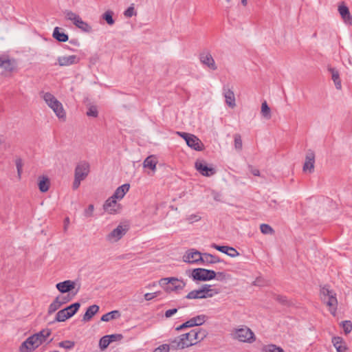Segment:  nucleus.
Segmentation results:
<instances>
[{
	"label": "nucleus",
	"mask_w": 352,
	"mask_h": 352,
	"mask_svg": "<svg viewBox=\"0 0 352 352\" xmlns=\"http://www.w3.org/2000/svg\"><path fill=\"white\" fill-rule=\"evenodd\" d=\"M206 336V331L202 329H192L188 333H182L178 337L177 348L183 349L195 345L203 340Z\"/></svg>",
	"instance_id": "1"
},
{
	"label": "nucleus",
	"mask_w": 352,
	"mask_h": 352,
	"mask_svg": "<svg viewBox=\"0 0 352 352\" xmlns=\"http://www.w3.org/2000/svg\"><path fill=\"white\" fill-rule=\"evenodd\" d=\"M231 338L241 343L252 344L256 337L254 331L245 325H239L233 328L230 333Z\"/></svg>",
	"instance_id": "2"
},
{
	"label": "nucleus",
	"mask_w": 352,
	"mask_h": 352,
	"mask_svg": "<svg viewBox=\"0 0 352 352\" xmlns=\"http://www.w3.org/2000/svg\"><path fill=\"white\" fill-rule=\"evenodd\" d=\"M40 96L43 99L47 105L54 112L56 116L60 119H65L66 116L65 111L63 104L56 97L50 92H40Z\"/></svg>",
	"instance_id": "3"
},
{
	"label": "nucleus",
	"mask_w": 352,
	"mask_h": 352,
	"mask_svg": "<svg viewBox=\"0 0 352 352\" xmlns=\"http://www.w3.org/2000/svg\"><path fill=\"white\" fill-rule=\"evenodd\" d=\"M320 298L322 301L328 307L331 314L336 316L338 307L336 294L328 287L324 286L320 289Z\"/></svg>",
	"instance_id": "4"
},
{
	"label": "nucleus",
	"mask_w": 352,
	"mask_h": 352,
	"mask_svg": "<svg viewBox=\"0 0 352 352\" xmlns=\"http://www.w3.org/2000/svg\"><path fill=\"white\" fill-rule=\"evenodd\" d=\"M219 293L218 289L214 288L210 285H204L198 289L190 292L184 299H202L212 298Z\"/></svg>",
	"instance_id": "5"
},
{
	"label": "nucleus",
	"mask_w": 352,
	"mask_h": 352,
	"mask_svg": "<svg viewBox=\"0 0 352 352\" xmlns=\"http://www.w3.org/2000/svg\"><path fill=\"white\" fill-rule=\"evenodd\" d=\"M64 14L67 20L72 21L74 25L82 32H91V26L87 22L84 21L78 14L68 10L64 11Z\"/></svg>",
	"instance_id": "6"
},
{
	"label": "nucleus",
	"mask_w": 352,
	"mask_h": 352,
	"mask_svg": "<svg viewBox=\"0 0 352 352\" xmlns=\"http://www.w3.org/2000/svg\"><path fill=\"white\" fill-rule=\"evenodd\" d=\"M177 135L181 136L187 145L191 148L199 151L204 149V144L196 135L191 133L180 132H177Z\"/></svg>",
	"instance_id": "7"
},
{
	"label": "nucleus",
	"mask_w": 352,
	"mask_h": 352,
	"mask_svg": "<svg viewBox=\"0 0 352 352\" xmlns=\"http://www.w3.org/2000/svg\"><path fill=\"white\" fill-rule=\"evenodd\" d=\"M192 277L194 280L207 281L214 279L216 272L213 270H206L204 268H197L192 270Z\"/></svg>",
	"instance_id": "8"
},
{
	"label": "nucleus",
	"mask_w": 352,
	"mask_h": 352,
	"mask_svg": "<svg viewBox=\"0 0 352 352\" xmlns=\"http://www.w3.org/2000/svg\"><path fill=\"white\" fill-rule=\"evenodd\" d=\"M127 230L126 226L118 225L106 236V241L110 243H116L126 234Z\"/></svg>",
	"instance_id": "9"
},
{
	"label": "nucleus",
	"mask_w": 352,
	"mask_h": 352,
	"mask_svg": "<svg viewBox=\"0 0 352 352\" xmlns=\"http://www.w3.org/2000/svg\"><path fill=\"white\" fill-rule=\"evenodd\" d=\"M89 172V163L85 160H82L77 164L74 170V175L84 180L88 176Z\"/></svg>",
	"instance_id": "10"
},
{
	"label": "nucleus",
	"mask_w": 352,
	"mask_h": 352,
	"mask_svg": "<svg viewBox=\"0 0 352 352\" xmlns=\"http://www.w3.org/2000/svg\"><path fill=\"white\" fill-rule=\"evenodd\" d=\"M39 346L37 340L32 335L28 337L24 342H22L19 347L20 352H32Z\"/></svg>",
	"instance_id": "11"
},
{
	"label": "nucleus",
	"mask_w": 352,
	"mask_h": 352,
	"mask_svg": "<svg viewBox=\"0 0 352 352\" xmlns=\"http://www.w3.org/2000/svg\"><path fill=\"white\" fill-rule=\"evenodd\" d=\"M202 259V254L193 249L186 252L183 256V261L189 263H200Z\"/></svg>",
	"instance_id": "12"
},
{
	"label": "nucleus",
	"mask_w": 352,
	"mask_h": 352,
	"mask_svg": "<svg viewBox=\"0 0 352 352\" xmlns=\"http://www.w3.org/2000/svg\"><path fill=\"white\" fill-rule=\"evenodd\" d=\"M103 209L109 214H116L119 212L120 205L118 204L117 200L111 196L103 204Z\"/></svg>",
	"instance_id": "13"
},
{
	"label": "nucleus",
	"mask_w": 352,
	"mask_h": 352,
	"mask_svg": "<svg viewBox=\"0 0 352 352\" xmlns=\"http://www.w3.org/2000/svg\"><path fill=\"white\" fill-rule=\"evenodd\" d=\"M200 62L208 69L215 71L217 69V65L212 56L209 52L201 53L199 56Z\"/></svg>",
	"instance_id": "14"
},
{
	"label": "nucleus",
	"mask_w": 352,
	"mask_h": 352,
	"mask_svg": "<svg viewBox=\"0 0 352 352\" xmlns=\"http://www.w3.org/2000/svg\"><path fill=\"white\" fill-rule=\"evenodd\" d=\"M223 95L225 98L227 105L232 109L236 107L235 96L234 91L229 87V86H223Z\"/></svg>",
	"instance_id": "15"
},
{
	"label": "nucleus",
	"mask_w": 352,
	"mask_h": 352,
	"mask_svg": "<svg viewBox=\"0 0 352 352\" xmlns=\"http://www.w3.org/2000/svg\"><path fill=\"white\" fill-rule=\"evenodd\" d=\"M195 168L204 176L210 177L215 173V170L212 167H208L204 161H197Z\"/></svg>",
	"instance_id": "16"
},
{
	"label": "nucleus",
	"mask_w": 352,
	"mask_h": 352,
	"mask_svg": "<svg viewBox=\"0 0 352 352\" xmlns=\"http://www.w3.org/2000/svg\"><path fill=\"white\" fill-rule=\"evenodd\" d=\"M159 285L164 289L166 292H171L176 289V278H162L159 281Z\"/></svg>",
	"instance_id": "17"
},
{
	"label": "nucleus",
	"mask_w": 352,
	"mask_h": 352,
	"mask_svg": "<svg viewBox=\"0 0 352 352\" xmlns=\"http://www.w3.org/2000/svg\"><path fill=\"white\" fill-rule=\"evenodd\" d=\"M315 163V154L313 151H309L307 152L305 161L303 165V171L305 173H312L314 169Z\"/></svg>",
	"instance_id": "18"
},
{
	"label": "nucleus",
	"mask_w": 352,
	"mask_h": 352,
	"mask_svg": "<svg viewBox=\"0 0 352 352\" xmlns=\"http://www.w3.org/2000/svg\"><path fill=\"white\" fill-rule=\"evenodd\" d=\"M57 64L60 67L69 66L77 64L79 62V58L76 55L58 56Z\"/></svg>",
	"instance_id": "19"
},
{
	"label": "nucleus",
	"mask_w": 352,
	"mask_h": 352,
	"mask_svg": "<svg viewBox=\"0 0 352 352\" xmlns=\"http://www.w3.org/2000/svg\"><path fill=\"white\" fill-rule=\"evenodd\" d=\"M212 248L215 250L227 254L228 256L234 258L239 255V252L234 248L227 246V245H218L216 244H212Z\"/></svg>",
	"instance_id": "20"
},
{
	"label": "nucleus",
	"mask_w": 352,
	"mask_h": 352,
	"mask_svg": "<svg viewBox=\"0 0 352 352\" xmlns=\"http://www.w3.org/2000/svg\"><path fill=\"white\" fill-rule=\"evenodd\" d=\"M16 67L14 60L10 59L8 56H0V67L8 72H12Z\"/></svg>",
	"instance_id": "21"
},
{
	"label": "nucleus",
	"mask_w": 352,
	"mask_h": 352,
	"mask_svg": "<svg viewBox=\"0 0 352 352\" xmlns=\"http://www.w3.org/2000/svg\"><path fill=\"white\" fill-rule=\"evenodd\" d=\"M338 12L346 25L352 24V16L349 12V8L344 5H340L338 7Z\"/></svg>",
	"instance_id": "22"
},
{
	"label": "nucleus",
	"mask_w": 352,
	"mask_h": 352,
	"mask_svg": "<svg viewBox=\"0 0 352 352\" xmlns=\"http://www.w3.org/2000/svg\"><path fill=\"white\" fill-rule=\"evenodd\" d=\"M75 282L67 280L56 284V287L61 293H67L74 289Z\"/></svg>",
	"instance_id": "23"
},
{
	"label": "nucleus",
	"mask_w": 352,
	"mask_h": 352,
	"mask_svg": "<svg viewBox=\"0 0 352 352\" xmlns=\"http://www.w3.org/2000/svg\"><path fill=\"white\" fill-rule=\"evenodd\" d=\"M52 333V330L50 329H43L39 332L33 334L37 340V343L39 346H41L43 343H44L47 339L50 336Z\"/></svg>",
	"instance_id": "24"
},
{
	"label": "nucleus",
	"mask_w": 352,
	"mask_h": 352,
	"mask_svg": "<svg viewBox=\"0 0 352 352\" xmlns=\"http://www.w3.org/2000/svg\"><path fill=\"white\" fill-rule=\"evenodd\" d=\"M129 188L130 185L129 184H124L116 188L112 197L116 200H121L129 190Z\"/></svg>",
	"instance_id": "25"
},
{
	"label": "nucleus",
	"mask_w": 352,
	"mask_h": 352,
	"mask_svg": "<svg viewBox=\"0 0 352 352\" xmlns=\"http://www.w3.org/2000/svg\"><path fill=\"white\" fill-rule=\"evenodd\" d=\"M99 309V306L96 305L89 306L83 316L82 320L84 322L89 321L98 312Z\"/></svg>",
	"instance_id": "26"
},
{
	"label": "nucleus",
	"mask_w": 352,
	"mask_h": 352,
	"mask_svg": "<svg viewBox=\"0 0 352 352\" xmlns=\"http://www.w3.org/2000/svg\"><path fill=\"white\" fill-rule=\"evenodd\" d=\"M219 262H221V260L214 255L208 253L202 254V259L201 261V263L202 264L208 265Z\"/></svg>",
	"instance_id": "27"
},
{
	"label": "nucleus",
	"mask_w": 352,
	"mask_h": 352,
	"mask_svg": "<svg viewBox=\"0 0 352 352\" xmlns=\"http://www.w3.org/2000/svg\"><path fill=\"white\" fill-rule=\"evenodd\" d=\"M157 163V157L155 155H150L144 160L143 166L144 168H148L152 170H155L156 168Z\"/></svg>",
	"instance_id": "28"
},
{
	"label": "nucleus",
	"mask_w": 352,
	"mask_h": 352,
	"mask_svg": "<svg viewBox=\"0 0 352 352\" xmlns=\"http://www.w3.org/2000/svg\"><path fill=\"white\" fill-rule=\"evenodd\" d=\"M261 352H285L284 349L274 344H263Z\"/></svg>",
	"instance_id": "29"
},
{
	"label": "nucleus",
	"mask_w": 352,
	"mask_h": 352,
	"mask_svg": "<svg viewBox=\"0 0 352 352\" xmlns=\"http://www.w3.org/2000/svg\"><path fill=\"white\" fill-rule=\"evenodd\" d=\"M52 36L59 42H66L69 38L68 35L63 32H60V28L58 27L54 29Z\"/></svg>",
	"instance_id": "30"
},
{
	"label": "nucleus",
	"mask_w": 352,
	"mask_h": 352,
	"mask_svg": "<svg viewBox=\"0 0 352 352\" xmlns=\"http://www.w3.org/2000/svg\"><path fill=\"white\" fill-rule=\"evenodd\" d=\"M329 72L331 74V78L334 82L335 87L337 89L340 90L342 89V83L340 78V74L337 69L335 68L329 69Z\"/></svg>",
	"instance_id": "31"
},
{
	"label": "nucleus",
	"mask_w": 352,
	"mask_h": 352,
	"mask_svg": "<svg viewBox=\"0 0 352 352\" xmlns=\"http://www.w3.org/2000/svg\"><path fill=\"white\" fill-rule=\"evenodd\" d=\"M38 188L42 192H47L50 188V179L46 176H41L38 178Z\"/></svg>",
	"instance_id": "32"
},
{
	"label": "nucleus",
	"mask_w": 352,
	"mask_h": 352,
	"mask_svg": "<svg viewBox=\"0 0 352 352\" xmlns=\"http://www.w3.org/2000/svg\"><path fill=\"white\" fill-rule=\"evenodd\" d=\"M120 317V314L119 311L114 310V311H111L109 313L104 314L101 317V320L103 322H109L111 320L117 319Z\"/></svg>",
	"instance_id": "33"
},
{
	"label": "nucleus",
	"mask_w": 352,
	"mask_h": 352,
	"mask_svg": "<svg viewBox=\"0 0 352 352\" xmlns=\"http://www.w3.org/2000/svg\"><path fill=\"white\" fill-rule=\"evenodd\" d=\"M261 113L262 116L267 120L270 119L272 117L271 109L266 101L263 102L261 104Z\"/></svg>",
	"instance_id": "34"
},
{
	"label": "nucleus",
	"mask_w": 352,
	"mask_h": 352,
	"mask_svg": "<svg viewBox=\"0 0 352 352\" xmlns=\"http://www.w3.org/2000/svg\"><path fill=\"white\" fill-rule=\"evenodd\" d=\"M60 298L56 297L48 307V314H52L61 307Z\"/></svg>",
	"instance_id": "35"
},
{
	"label": "nucleus",
	"mask_w": 352,
	"mask_h": 352,
	"mask_svg": "<svg viewBox=\"0 0 352 352\" xmlns=\"http://www.w3.org/2000/svg\"><path fill=\"white\" fill-rule=\"evenodd\" d=\"M113 12L111 10H107L104 12L101 17L109 25H113L115 23V21L113 19Z\"/></svg>",
	"instance_id": "36"
},
{
	"label": "nucleus",
	"mask_w": 352,
	"mask_h": 352,
	"mask_svg": "<svg viewBox=\"0 0 352 352\" xmlns=\"http://www.w3.org/2000/svg\"><path fill=\"white\" fill-rule=\"evenodd\" d=\"M68 318H69V314L63 309L57 312L55 320L57 322H64Z\"/></svg>",
	"instance_id": "37"
},
{
	"label": "nucleus",
	"mask_w": 352,
	"mask_h": 352,
	"mask_svg": "<svg viewBox=\"0 0 352 352\" xmlns=\"http://www.w3.org/2000/svg\"><path fill=\"white\" fill-rule=\"evenodd\" d=\"M80 307V304L79 302H75L65 308V310L68 312L69 318H71L78 311Z\"/></svg>",
	"instance_id": "38"
},
{
	"label": "nucleus",
	"mask_w": 352,
	"mask_h": 352,
	"mask_svg": "<svg viewBox=\"0 0 352 352\" xmlns=\"http://www.w3.org/2000/svg\"><path fill=\"white\" fill-rule=\"evenodd\" d=\"M208 319L207 316L204 314L198 315L192 318L195 326H200L203 324Z\"/></svg>",
	"instance_id": "39"
},
{
	"label": "nucleus",
	"mask_w": 352,
	"mask_h": 352,
	"mask_svg": "<svg viewBox=\"0 0 352 352\" xmlns=\"http://www.w3.org/2000/svg\"><path fill=\"white\" fill-rule=\"evenodd\" d=\"M234 148L236 151H241L243 147L241 137L239 134L236 133L234 135Z\"/></svg>",
	"instance_id": "40"
},
{
	"label": "nucleus",
	"mask_w": 352,
	"mask_h": 352,
	"mask_svg": "<svg viewBox=\"0 0 352 352\" xmlns=\"http://www.w3.org/2000/svg\"><path fill=\"white\" fill-rule=\"evenodd\" d=\"M75 346V342L71 340H64L58 343V346L65 349H72Z\"/></svg>",
	"instance_id": "41"
},
{
	"label": "nucleus",
	"mask_w": 352,
	"mask_h": 352,
	"mask_svg": "<svg viewBox=\"0 0 352 352\" xmlns=\"http://www.w3.org/2000/svg\"><path fill=\"white\" fill-rule=\"evenodd\" d=\"M111 342L108 335L104 336L102 338H101L100 340V342H99L100 348L102 350H103V349H106L109 345V344Z\"/></svg>",
	"instance_id": "42"
},
{
	"label": "nucleus",
	"mask_w": 352,
	"mask_h": 352,
	"mask_svg": "<svg viewBox=\"0 0 352 352\" xmlns=\"http://www.w3.org/2000/svg\"><path fill=\"white\" fill-rule=\"evenodd\" d=\"M185 219L189 223H193L199 221L201 219V217L199 214H191L187 215Z\"/></svg>",
	"instance_id": "43"
},
{
	"label": "nucleus",
	"mask_w": 352,
	"mask_h": 352,
	"mask_svg": "<svg viewBox=\"0 0 352 352\" xmlns=\"http://www.w3.org/2000/svg\"><path fill=\"white\" fill-rule=\"evenodd\" d=\"M261 232L264 234H273L274 230L268 224L263 223L260 226Z\"/></svg>",
	"instance_id": "44"
},
{
	"label": "nucleus",
	"mask_w": 352,
	"mask_h": 352,
	"mask_svg": "<svg viewBox=\"0 0 352 352\" xmlns=\"http://www.w3.org/2000/svg\"><path fill=\"white\" fill-rule=\"evenodd\" d=\"M218 280L223 281L231 278V276L224 272H219L216 273V277Z\"/></svg>",
	"instance_id": "45"
},
{
	"label": "nucleus",
	"mask_w": 352,
	"mask_h": 352,
	"mask_svg": "<svg viewBox=\"0 0 352 352\" xmlns=\"http://www.w3.org/2000/svg\"><path fill=\"white\" fill-rule=\"evenodd\" d=\"M87 116L96 118L98 115V109L96 106H90L87 111Z\"/></svg>",
	"instance_id": "46"
},
{
	"label": "nucleus",
	"mask_w": 352,
	"mask_h": 352,
	"mask_svg": "<svg viewBox=\"0 0 352 352\" xmlns=\"http://www.w3.org/2000/svg\"><path fill=\"white\" fill-rule=\"evenodd\" d=\"M15 164L17 169V173L19 178H21L22 168H23V162L21 158H16L15 160Z\"/></svg>",
	"instance_id": "47"
},
{
	"label": "nucleus",
	"mask_w": 352,
	"mask_h": 352,
	"mask_svg": "<svg viewBox=\"0 0 352 352\" xmlns=\"http://www.w3.org/2000/svg\"><path fill=\"white\" fill-rule=\"evenodd\" d=\"M332 342L336 349L345 344L342 338L340 337H333L332 338Z\"/></svg>",
	"instance_id": "48"
},
{
	"label": "nucleus",
	"mask_w": 352,
	"mask_h": 352,
	"mask_svg": "<svg viewBox=\"0 0 352 352\" xmlns=\"http://www.w3.org/2000/svg\"><path fill=\"white\" fill-rule=\"evenodd\" d=\"M342 327L346 333H349L352 331V324L351 321L346 320L342 322Z\"/></svg>",
	"instance_id": "49"
},
{
	"label": "nucleus",
	"mask_w": 352,
	"mask_h": 352,
	"mask_svg": "<svg viewBox=\"0 0 352 352\" xmlns=\"http://www.w3.org/2000/svg\"><path fill=\"white\" fill-rule=\"evenodd\" d=\"M124 15L127 18H130L134 15H136V12L135 11L134 7L133 6L129 7L124 11Z\"/></svg>",
	"instance_id": "50"
},
{
	"label": "nucleus",
	"mask_w": 352,
	"mask_h": 352,
	"mask_svg": "<svg viewBox=\"0 0 352 352\" xmlns=\"http://www.w3.org/2000/svg\"><path fill=\"white\" fill-rule=\"evenodd\" d=\"M195 327L192 318L189 319L186 322L181 324L179 327H177V331H181L182 329L186 328V327Z\"/></svg>",
	"instance_id": "51"
},
{
	"label": "nucleus",
	"mask_w": 352,
	"mask_h": 352,
	"mask_svg": "<svg viewBox=\"0 0 352 352\" xmlns=\"http://www.w3.org/2000/svg\"><path fill=\"white\" fill-rule=\"evenodd\" d=\"M94 210V206L93 204L89 205L88 208L85 209L84 212V215L85 217H91L93 216Z\"/></svg>",
	"instance_id": "52"
},
{
	"label": "nucleus",
	"mask_w": 352,
	"mask_h": 352,
	"mask_svg": "<svg viewBox=\"0 0 352 352\" xmlns=\"http://www.w3.org/2000/svg\"><path fill=\"white\" fill-rule=\"evenodd\" d=\"M160 294V292H156L153 293H146L144 294V299L147 301L157 297Z\"/></svg>",
	"instance_id": "53"
},
{
	"label": "nucleus",
	"mask_w": 352,
	"mask_h": 352,
	"mask_svg": "<svg viewBox=\"0 0 352 352\" xmlns=\"http://www.w3.org/2000/svg\"><path fill=\"white\" fill-rule=\"evenodd\" d=\"M169 349V345L164 344L156 348L153 352H168Z\"/></svg>",
	"instance_id": "54"
},
{
	"label": "nucleus",
	"mask_w": 352,
	"mask_h": 352,
	"mask_svg": "<svg viewBox=\"0 0 352 352\" xmlns=\"http://www.w3.org/2000/svg\"><path fill=\"white\" fill-rule=\"evenodd\" d=\"M111 342H115V341H118V340H121L122 338H123V336L121 335V334H111V335H108Z\"/></svg>",
	"instance_id": "55"
},
{
	"label": "nucleus",
	"mask_w": 352,
	"mask_h": 352,
	"mask_svg": "<svg viewBox=\"0 0 352 352\" xmlns=\"http://www.w3.org/2000/svg\"><path fill=\"white\" fill-rule=\"evenodd\" d=\"M83 181V179H81L80 178L78 177H76L74 175V182H73V188L74 190L77 189L80 185V182Z\"/></svg>",
	"instance_id": "56"
},
{
	"label": "nucleus",
	"mask_w": 352,
	"mask_h": 352,
	"mask_svg": "<svg viewBox=\"0 0 352 352\" xmlns=\"http://www.w3.org/2000/svg\"><path fill=\"white\" fill-rule=\"evenodd\" d=\"M175 314H176V308L167 310L165 313V316L169 318Z\"/></svg>",
	"instance_id": "57"
},
{
	"label": "nucleus",
	"mask_w": 352,
	"mask_h": 352,
	"mask_svg": "<svg viewBox=\"0 0 352 352\" xmlns=\"http://www.w3.org/2000/svg\"><path fill=\"white\" fill-rule=\"evenodd\" d=\"M58 298H60V301L61 302V306L63 305V304H65L67 303V302L69 301V298L68 297H66V296H58Z\"/></svg>",
	"instance_id": "58"
},
{
	"label": "nucleus",
	"mask_w": 352,
	"mask_h": 352,
	"mask_svg": "<svg viewBox=\"0 0 352 352\" xmlns=\"http://www.w3.org/2000/svg\"><path fill=\"white\" fill-rule=\"evenodd\" d=\"M346 349L347 348H346V344H344L342 346L337 347L336 351H337V352H345Z\"/></svg>",
	"instance_id": "59"
},
{
	"label": "nucleus",
	"mask_w": 352,
	"mask_h": 352,
	"mask_svg": "<svg viewBox=\"0 0 352 352\" xmlns=\"http://www.w3.org/2000/svg\"><path fill=\"white\" fill-rule=\"evenodd\" d=\"M251 173L255 176H259L260 171L256 168L252 169Z\"/></svg>",
	"instance_id": "60"
},
{
	"label": "nucleus",
	"mask_w": 352,
	"mask_h": 352,
	"mask_svg": "<svg viewBox=\"0 0 352 352\" xmlns=\"http://www.w3.org/2000/svg\"><path fill=\"white\" fill-rule=\"evenodd\" d=\"M269 205L271 208H275L276 205V201L275 200H272V201H270Z\"/></svg>",
	"instance_id": "61"
},
{
	"label": "nucleus",
	"mask_w": 352,
	"mask_h": 352,
	"mask_svg": "<svg viewBox=\"0 0 352 352\" xmlns=\"http://www.w3.org/2000/svg\"><path fill=\"white\" fill-rule=\"evenodd\" d=\"M213 194H214V199L217 201H219L220 200L219 198H220L221 195L217 192H214Z\"/></svg>",
	"instance_id": "62"
},
{
	"label": "nucleus",
	"mask_w": 352,
	"mask_h": 352,
	"mask_svg": "<svg viewBox=\"0 0 352 352\" xmlns=\"http://www.w3.org/2000/svg\"><path fill=\"white\" fill-rule=\"evenodd\" d=\"M184 286V283L182 281L179 282V280L177 279V289L182 288Z\"/></svg>",
	"instance_id": "63"
},
{
	"label": "nucleus",
	"mask_w": 352,
	"mask_h": 352,
	"mask_svg": "<svg viewBox=\"0 0 352 352\" xmlns=\"http://www.w3.org/2000/svg\"><path fill=\"white\" fill-rule=\"evenodd\" d=\"M241 1L243 6H246L248 5V0H241Z\"/></svg>",
	"instance_id": "64"
}]
</instances>
